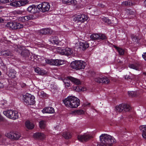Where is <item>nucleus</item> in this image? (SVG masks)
<instances>
[{
	"mask_svg": "<svg viewBox=\"0 0 146 146\" xmlns=\"http://www.w3.org/2000/svg\"><path fill=\"white\" fill-rule=\"evenodd\" d=\"M100 143L98 146H111L115 142V139L111 136L106 134H102L100 136Z\"/></svg>",
	"mask_w": 146,
	"mask_h": 146,
	"instance_id": "f257e3e1",
	"label": "nucleus"
},
{
	"mask_svg": "<svg viewBox=\"0 0 146 146\" xmlns=\"http://www.w3.org/2000/svg\"><path fill=\"white\" fill-rule=\"evenodd\" d=\"M63 102L66 107L72 108H77L80 104V100L73 96L68 97L63 100Z\"/></svg>",
	"mask_w": 146,
	"mask_h": 146,
	"instance_id": "f03ea898",
	"label": "nucleus"
},
{
	"mask_svg": "<svg viewBox=\"0 0 146 146\" xmlns=\"http://www.w3.org/2000/svg\"><path fill=\"white\" fill-rule=\"evenodd\" d=\"M86 65V63L83 61L75 60L71 62L70 66L73 69L79 70L84 69Z\"/></svg>",
	"mask_w": 146,
	"mask_h": 146,
	"instance_id": "7ed1b4c3",
	"label": "nucleus"
},
{
	"mask_svg": "<svg viewBox=\"0 0 146 146\" xmlns=\"http://www.w3.org/2000/svg\"><path fill=\"white\" fill-rule=\"evenodd\" d=\"M3 113L9 118L15 119L19 117L17 112L12 110H7L3 111Z\"/></svg>",
	"mask_w": 146,
	"mask_h": 146,
	"instance_id": "20e7f679",
	"label": "nucleus"
},
{
	"mask_svg": "<svg viewBox=\"0 0 146 146\" xmlns=\"http://www.w3.org/2000/svg\"><path fill=\"white\" fill-rule=\"evenodd\" d=\"M21 55L26 59L29 60H31L35 61V60H37V56L32 53H30L29 51L27 50H23L21 52Z\"/></svg>",
	"mask_w": 146,
	"mask_h": 146,
	"instance_id": "39448f33",
	"label": "nucleus"
},
{
	"mask_svg": "<svg viewBox=\"0 0 146 146\" xmlns=\"http://www.w3.org/2000/svg\"><path fill=\"white\" fill-rule=\"evenodd\" d=\"M23 100L27 105H33L35 104V97L30 94L27 93L23 96Z\"/></svg>",
	"mask_w": 146,
	"mask_h": 146,
	"instance_id": "423d86ee",
	"label": "nucleus"
},
{
	"mask_svg": "<svg viewBox=\"0 0 146 146\" xmlns=\"http://www.w3.org/2000/svg\"><path fill=\"white\" fill-rule=\"evenodd\" d=\"M56 49L57 52L62 55L68 56L71 55L73 53V50L68 47L64 48H58Z\"/></svg>",
	"mask_w": 146,
	"mask_h": 146,
	"instance_id": "0eeeda50",
	"label": "nucleus"
},
{
	"mask_svg": "<svg viewBox=\"0 0 146 146\" xmlns=\"http://www.w3.org/2000/svg\"><path fill=\"white\" fill-rule=\"evenodd\" d=\"M117 112H121L123 111H129L131 109L130 106L127 104H121L115 107Z\"/></svg>",
	"mask_w": 146,
	"mask_h": 146,
	"instance_id": "6e6552de",
	"label": "nucleus"
},
{
	"mask_svg": "<svg viewBox=\"0 0 146 146\" xmlns=\"http://www.w3.org/2000/svg\"><path fill=\"white\" fill-rule=\"evenodd\" d=\"M46 62L50 65L59 66L64 63V61L61 60L47 59L45 60Z\"/></svg>",
	"mask_w": 146,
	"mask_h": 146,
	"instance_id": "1a4fd4ad",
	"label": "nucleus"
},
{
	"mask_svg": "<svg viewBox=\"0 0 146 146\" xmlns=\"http://www.w3.org/2000/svg\"><path fill=\"white\" fill-rule=\"evenodd\" d=\"M74 44H75V47L79 48H82L83 50H85L89 46V44L86 42H79L78 39H76L74 42Z\"/></svg>",
	"mask_w": 146,
	"mask_h": 146,
	"instance_id": "9d476101",
	"label": "nucleus"
},
{
	"mask_svg": "<svg viewBox=\"0 0 146 146\" xmlns=\"http://www.w3.org/2000/svg\"><path fill=\"white\" fill-rule=\"evenodd\" d=\"M88 19V17L87 15L82 14L75 16L73 18V20L78 22L83 23L86 21Z\"/></svg>",
	"mask_w": 146,
	"mask_h": 146,
	"instance_id": "9b49d317",
	"label": "nucleus"
},
{
	"mask_svg": "<svg viewBox=\"0 0 146 146\" xmlns=\"http://www.w3.org/2000/svg\"><path fill=\"white\" fill-rule=\"evenodd\" d=\"M92 137L90 133H85L83 135H78L77 137L79 141L84 142L88 140Z\"/></svg>",
	"mask_w": 146,
	"mask_h": 146,
	"instance_id": "f8f14e48",
	"label": "nucleus"
},
{
	"mask_svg": "<svg viewBox=\"0 0 146 146\" xmlns=\"http://www.w3.org/2000/svg\"><path fill=\"white\" fill-rule=\"evenodd\" d=\"M38 7L39 10L41 9L42 11L44 12L49 11L50 5L48 3L44 2L38 5Z\"/></svg>",
	"mask_w": 146,
	"mask_h": 146,
	"instance_id": "ddd939ff",
	"label": "nucleus"
},
{
	"mask_svg": "<svg viewBox=\"0 0 146 146\" xmlns=\"http://www.w3.org/2000/svg\"><path fill=\"white\" fill-rule=\"evenodd\" d=\"M94 80L99 83L107 84L109 82V79L107 77L101 76L95 78Z\"/></svg>",
	"mask_w": 146,
	"mask_h": 146,
	"instance_id": "4468645a",
	"label": "nucleus"
},
{
	"mask_svg": "<svg viewBox=\"0 0 146 146\" xmlns=\"http://www.w3.org/2000/svg\"><path fill=\"white\" fill-rule=\"evenodd\" d=\"M33 137L36 139L40 140H43L46 138V135L41 132H36L34 134Z\"/></svg>",
	"mask_w": 146,
	"mask_h": 146,
	"instance_id": "2eb2a0df",
	"label": "nucleus"
},
{
	"mask_svg": "<svg viewBox=\"0 0 146 146\" xmlns=\"http://www.w3.org/2000/svg\"><path fill=\"white\" fill-rule=\"evenodd\" d=\"M34 17L33 15H30L20 17L19 18V20L21 22H25L29 20H32L34 19Z\"/></svg>",
	"mask_w": 146,
	"mask_h": 146,
	"instance_id": "dca6fc26",
	"label": "nucleus"
},
{
	"mask_svg": "<svg viewBox=\"0 0 146 146\" xmlns=\"http://www.w3.org/2000/svg\"><path fill=\"white\" fill-rule=\"evenodd\" d=\"M27 11L31 13H36L38 12L39 9L38 7V6H35L33 5L29 6L27 9Z\"/></svg>",
	"mask_w": 146,
	"mask_h": 146,
	"instance_id": "f3484780",
	"label": "nucleus"
},
{
	"mask_svg": "<svg viewBox=\"0 0 146 146\" xmlns=\"http://www.w3.org/2000/svg\"><path fill=\"white\" fill-rule=\"evenodd\" d=\"M54 110L51 107H46L44 108L42 110V112L44 113H52L54 112Z\"/></svg>",
	"mask_w": 146,
	"mask_h": 146,
	"instance_id": "a211bd4d",
	"label": "nucleus"
},
{
	"mask_svg": "<svg viewBox=\"0 0 146 146\" xmlns=\"http://www.w3.org/2000/svg\"><path fill=\"white\" fill-rule=\"evenodd\" d=\"M26 1H17L12 3V5L16 7H19L24 5L26 3Z\"/></svg>",
	"mask_w": 146,
	"mask_h": 146,
	"instance_id": "6ab92c4d",
	"label": "nucleus"
},
{
	"mask_svg": "<svg viewBox=\"0 0 146 146\" xmlns=\"http://www.w3.org/2000/svg\"><path fill=\"white\" fill-rule=\"evenodd\" d=\"M139 129L142 133L143 138L146 139V125H142L139 127Z\"/></svg>",
	"mask_w": 146,
	"mask_h": 146,
	"instance_id": "aec40b11",
	"label": "nucleus"
},
{
	"mask_svg": "<svg viewBox=\"0 0 146 146\" xmlns=\"http://www.w3.org/2000/svg\"><path fill=\"white\" fill-rule=\"evenodd\" d=\"M62 1L63 4L68 5H75L77 3L76 0H62Z\"/></svg>",
	"mask_w": 146,
	"mask_h": 146,
	"instance_id": "412c9836",
	"label": "nucleus"
},
{
	"mask_svg": "<svg viewBox=\"0 0 146 146\" xmlns=\"http://www.w3.org/2000/svg\"><path fill=\"white\" fill-rule=\"evenodd\" d=\"M52 30L49 28L43 29L40 31V33L42 34H46L48 33L52 34Z\"/></svg>",
	"mask_w": 146,
	"mask_h": 146,
	"instance_id": "4be33fe9",
	"label": "nucleus"
},
{
	"mask_svg": "<svg viewBox=\"0 0 146 146\" xmlns=\"http://www.w3.org/2000/svg\"><path fill=\"white\" fill-rule=\"evenodd\" d=\"M35 72L39 75H43L46 74V72L44 70L41 69L37 67L35 68Z\"/></svg>",
	"mask_w": 146,
	"mask_h": 146,
	"instance_id": "5701e85b",
	"label": "nucleus"
},
{
	"mask_svg": "<svg viewBox=\"0 0 146 146\" xmlns=\"http://www.w3.org/2000/svg\"><path fill=\"white\" fill-rule=\"evenodd\" d=\"M71 77V76L68 77L66 78H65L63 80V81L66 88H68L70 86V80L69 79V78Z\"/></svg>",
	"mask_w": 146,
	"mask_h": 146,
	"instance_id": "b1692460",
	"label": "nucleus"
},
{
	"mask_svg": "<svg viewBox=\"0 0 146 146\" xmlns=\"http://www.w3.org/2000/svg\"><path fill=\"white\" fill-rule=\"evenodd\" d=\"M16 71L14 69H11L9 70L8 76L11 78H14L16 76Z\"/></svg>",
	"mask_w": 146,
	"mask_h": 146,
	"instance_id": "393cba45",
	"label": "nucleus"
},
{
	"mask_svg": "<svg viewBox=\"0 0 146 146\" xmlns=\"http://www.w3.org/2000/svg\"><path fill=\"white\" fill-rule=\"evenodd\" d=\"M1 53L2 55L5 56H12V52L9 50H2L1 51Z\"/></svg>",
	"mask_w": 146,
	"mask_h": 146,
	"instance_id": "a878e982",
	"label": "nucleus"
},
{
	"mask_svg": "<svg viewBox=\"0 0 146 146\" xmlns=\"http://www.w3.org/2000/svg\"><path fill=\"white\" fill-rule=\"evenodd\" d=\"M50 40L51 42L54 43V44L57 45H60V41L58 39V37L56 36L52 37L51 38Z\"/></svg>",
	"mask_w": 146,
	"mask_h": 146,
	"instance_id": "bb28decb",
	"label": "nucleus"
},
{
	"mask_svg": "<svg viewBox=\"0 0 146 146\" xmlns=\"http://www.w3.org/2000/svg\"><path fill=\"white\" fill-rule=\"evenodd\" d=\"M25 124L26 127L29 129H32L34 127V124L28 121H26Z\"/></svg>",
	"mask_w": 146,
	"mask_h": 146,
	"instance_id": "cd10ccee",
	"label": "nucleus"
},
{
	"mask_svg": "<svg viewBox=\"0 0 146 146\" xmlns=\"http://www.w3.org/2000/svg\"><path fill=\"white\" fill-rule=\"evenodd\" d=\"M69 79L70 80V81L76 85H78L80 84L81 83V82L77 78H74L73 77H70Z\"/></svg>",
	"mask_w": 146,
	"mask_h": 146,
	"instance_id": "c85d7f7f",
	"label": "nucleus"
},
{
	"mask_svg": "<svg viewBox=\"0 0 146 146\" xmlns=\"http://www.w3.org/2000/svg\"><path fill=\"white\" fill-rule=\"evenodd\" d=\"M84 113V111L82 110H76L72 112V114H77L78 115H83Z\"/></svg>",
	"mask_w": 146,
	"mask_h": 146,
	"instance_id": "c756f323",
	"label": "nucleus"
},
{
	"mask_svg": "<svg viewBox=\"0 0 146 146\" xmlns=\"http://www.w3.org/2000/svg\"><path fill=\"white\" fill-rule=\"evenodd\" d=\"M13 135V131H11L6 133L5 134L6 137L10 139H13V138H14V137H13L14 136Z\"/></svg>",
	"mask_w": 146,
	"mask_h": 146,
	"instance_id": "7c9ffc66",
	"label": "nucleus"
},
{
	"mask_svg": "<svg viewBox=\"0 0 146 146\" xmlns=\"http://www.w3.org/2000/svg\"><path fill=\"white\" fill-rule=\"evenodd\" d=\"M13 139L17 140L19 139L21 137V134L20 133L16 131H13Z\"/></svg>",
	"mask_w": 146,
	"mask_h": 146,
	"instance_id": "2f4dec72",
	"label": "nucleus"
},
{
	"mask_svg": "<svg viewBox=\"0 0 146 146\" xmlns=\"http://www.w3.org/2000/svg\"><path fill=\"white\" fill-rule=\"evenodd\" d=\"M62 136L65 138L68 139L71 137V134L69 132H65L63 133Z\"/></svg>",
	"mask_w": 146,
	"mask_h": 146,
	"instance_id": "473e14b6",
	"label": "nucleus"
},
{
	"mask_svg": "<svg viewBox=\"0 0 146 146\" xmlns=\"http://www.w3.org/2000/svg\"><path fill=\"white\" fill-rule=\"evenodd\" d=\"M90 37L91 39L94 40H99L100 38V34H92L90 36Z\"/></svg>",
	"mask_w": 146,
	"mask_h": 146,
	"instance_id": "72a5a7b5",
	"label": "nucleus"
},
{
	"mask_svg": "<svg viewBox=\"0 0 146 146\" xmlns=\"http://www.w3.org/2000/svg\"><path fill=\"white\" fill-rule=\"evenodd\" d=\"M0 143L2 145H6L7 143V139L5 137L1 136L0 135Z\"/></svg>",
	"mask_w": 146,
	"mask_h": 146,
	"instance_id": "f704fd0d",
	"label": "nucleus"
},
{
	"mask_svg": "<svg viewBox=\"0 0 146 146\" xmlns=\"http://www.w3.org/2000/svg\"><path fill=\"white\" fill-rule=\"evenodd\" d=\"M129 96L130 97H135L137 96V93L135 91H129L128 92Z\"/></svg>",
	"mask_w": 146,
	"mask_h": 146,
	"instance_id": "c9c22d12",
	"label": "nucleus"
},
{
	"mask_svg": "<svg viewBox=\"0 0 146 146\" xmlns=\"http://www.w3.org/2000/svg\"><path fill=\"white\" fill-rule=\"evenodd\" d=\"M14 23L12 22H8L6 24V25L8 28L14 29Z\"/></svg>",
	"mask_w": 146,
	"mask_h": 146,
	"instance_id": "e433bc0d",
	"label": "nucleus"
},
{
	"mask_svg": "<svg viewBox=\"0 0 146 146\" xmlns=\"http://www.w3.org/2000/svg\"><path fill=\"white\" fill-rule=\"evenodd\" d=\"M23 25L17 23H14V29H20L23 27Z\"/></svg>",
	"mask_w": 146,
	"mask_h": 146,
	"instance_id": "4c0bfd02",
	"label": "nucleus"
},
{
	"mask_svg": "<svg viewBox=\"0 0 146 146\" xmlns=\"http://www.w3.org/2000/svg\"><path fill=\"white\" fill-rule=\"evenodd\" d=\"M74 89L76 91H86V90L85 88L78 86L76 87H74Z\"/></svg>",
	"mask_w": 146,
	"mask_h": 146,
	"instance_id": "58836bf2",
	"label": "nucleus"
},
{
	"mask_svg": "<svg viewBox=\"0 0 146 146\" xmlns=\"http://www.w3.org/2000/svg\"><path fill=\"white\" fill-rule=\"evenodd\" d=\"M114 47L117 49L120 54L123 55L124 54V51L123 49L119 48L116 46H115Z\"/></svg>",
	"mask_w": 146,
	"mask_h": 146,
	"instance_id": "ea45409f",
	"label": "nucleus"
},
{
	"mask_svg": "<svg viewBox=\"0 0 146 146\" xmlns=\"http://www.w3.org/2000/svg\"><path fill=\"white\" fill-rule=\"evenodd\" d=\"M39 125L41 129H44L45 127L46 126V122L44 121H41L39 122Z\"/></svg>",
	"mask_w": 146,
	"mask_h": 146,
	"instance_id": "a19ab883",
	"label": "nucleus"
},
{
	"mask_svg": "<svg viewBox=\"0 0 146 146\" xmlns=\"http://www.w3.org/2000/svg\"><path fill=\"white\" fill-rule=\"evenodd\" d=\"M129 66L131 68H132L136 70H138L139 69V67L137 65H135L133 64H130Z\"/></svg>",
	"mask_w": 146,
	"mask_h": 146,
	"instance_id": "79ce46f5",
	"label": "nucleus"
},
{
	"mask_svg": "<svg viewBox=\"0 0 146 146\" xmlns=\"http://www.w3.org/2000/svg\"><path fill=\"white\" fill-rule=\"evenodd\" d=\"M100 36L99 39H101L103 40L106 38V36L104 34H100Z\"/></svg>",
	"mask_w": 146,
	"mask_h": 146,
	"instance_id": "37998d69",
	"label": "nucleus"
},
{
	"mask_svg": "<svg viewBox=\"0 0 146 146\" xmlns=\"http://www.w3.org/2000/svg\"><path fill=\"white\" fill-rule=\"evenodd\" d=\"M122 5H123L124 6H128V5H130L129 3L128 2V1H125L123 2L122 3Z\"/></svg>",
	"mask_w": 146,
	"mask_h": 146,
	"instance_id": "c03bdc74",
	"label": "nucleus"
},
{
	"mask_svg": "<svg viewBox=\"0 0 146 146\" xmlns=\"http://www.w3.org/2000/svg\"><path fill=\"white\" fill-rule=\"evenodd\" d=\"M13 0H0V1L2 3H5L12 1Z\"/></svg>",
	"mask_w": 146,
	"mask_h": 146,
	"instance_id": "a18cd8bd",
	"label": "nucleus"
},
{
	"mask_svg": "<svg viewBox=\"0 0 146 146\" xmlns=\"http://www.w3.org/2000/svg\"><path fill=\"white\" fill-rule=\"evenodd\" d=\"M142 56L143 59L146 61V52L144 53L143 54H142Z\"/></svg>",
	"mask_w": 146,
	"mask_h": 146,
	"instance_id": "49530a36",
	"label": "nucleus"
},
{
	"mask_svg": "<svg viewBox=\"0 0 146 146\" xmlns=\"http://www.w3.org/2000/svg\"><path fill=\"white\" fill-rule=\"evenodd\" d=\"M108 18H106L105 17H103L102 18V20L104 22L106 23Z\"/></svg>",
	"mask_w": 146,
	"mask_h": 146,
	"instance_id": "de8ad7c7",
	"label": "nucleus"
},
{
	"mask_svg": "<svg viewBox=\"0 0 146 146\" xmlns=\"http://www.w3.org/2000/svg\"><path fill=\"white\" fill-rule=\"evenodd\" d=\"M60 128V127L59 125H57L56 126L54 127V129L55 130H58Z\"/></svg>",
	"mask_w": 146,
	"mask_h": 146,
	"instance_id": "09e8293b",
	"label": "nucleus"
},
{
	"mask_svg": "<svg viewBox=\"0 0 146 146\" xmlns=\"http://www.w3.org/2000/svg\"><path fill=\"white\" fill-rule=\"evenodd\" d=\"M106 23L108 24H110L111 23V21L108 18L106 21Z\"/></svg>",
	"mask_w": 146,
	"mask_h": 146,
	"instance_id": "8fccbe9b",
	"label": "nucleus"
},
{
	"mask_svg": "<svg viewBox=\"0 0 146 146\" xmlns=\"http://www.w3.org/2000/svg\"><path fill=\"white\" fill-rule=\"evenodd\" d=\"M106 23L108 24H110L111 23V21L108 18L106 21Z\"/></svg>",
	"mask_w": 146,
	"mask_h": 146,
	"instance_id": "3c124183",
	"label": "nucleus"
},
{
	"mask_svg": "<svg viewBox=\"0 0 146 146\" xmlns=\"http://www.w3.org/2000/svg\"><path fill=\"white\" fill-rule=\"evenodd\" d=\"M20 85L22 87H24L26 86V84L24 83H21Z\"/></svg>",
	"mask_w": 146,
	"mask_h": 146,
	"instance_id": "603ef678",
	"label": "nucleus"
},
{
	"mask_svg": "<svg viewBox=\"0 0 146 146\" xmlns=\"http://www.w3.org/2000/svg\"><path fill=\"white\" fill-rule=\"evenodd\" d=\"M3 120V117L0 114V121H2Z\"/></svg>",
	"mask_w": 146,
	"mask_h": 146,
	"instance_id": "864d4df0",
	"label": "nucleus"
},
{
	"mask_svg": "<svg viewBox=\"0 0 146 146\" xmlns=\"http://www.w3.org/2000/svg\"><path fill=\"white\" fill-rule=\"evenodd\" d=\"M98 5L99 6L101 7H104L105 6L104 5L101 4L100 3Z\"/></svg>",
	"mask_w": 146,
	"mask_h": 146,
	"instance_id": "5fc2aeb1",
	"label": "nucleus"
},
{
	"mask_svg": "<svg viewBox=\"0 0 146 146\" xmlns=\"http://www.w3.org/2000/svg\"><path fill=\"white\" fill-rule=\"evenodd\" d=\"M3 86L4 85L3 84L0 82V88L3 87Z\"/></svg>",
	"mask_w": 146,
	"mask_h": 146,
	"instance_id": "6e6d98bb",
	"label": "nucleus"
},
{
	"mask_svg": "<svg viewBox=\"0 0 146 146\" xmlns=\"http://www.w3.org/2000/svg\"><path fill=\"white\" fill-rule=\"evenodd\" d=\"M3 21V19H1L0 18V22H2Z\"/></svg>",
	"mask_w": 146,
	"mask_h": 146,
	"instance_id": "4d7b16f0",
	"label": "nucleus"
},
{
	"mask_svg": "<svg viewBox=\"0 0 146 146\" xmlns=\"http://www.w3.org/2000/svg\"><path fill=\"white\" fill-rule=\"evenodd\" d=\"M5 104H6V103H1V104H2V105H3H3H5Z\"/></svg>",
	"mask_w": 146,
	"mask_h": 146,
	"instance_id": "13d9d810",
	"label": "nucleus"
},
{
	"mask_svg": "<svg viewBox=\"0 0 146 146\" xmlns=\"http://www.w3.org/2000/svg\"><path fill=\"white\" fill-rule=\"evenodd\" d=\"M144 2H145V5L146 6V0Z\"/></svg>",
	"mask_w": 146,
	"mask_h": 146,
	"instance_id": "bf43d9fd",
	"label": "nucleus"
},
{
	"mask_svg": "<svg viewBox=\"0 0 146 146\" xmlns=\"http://www.w3.org/2000/svg\"><path fill=\"white\" fill-rule=\"evenodd\" d=\"M143 74L145 75V76L146 77V73H144Z\"/></svg>",
	"mask_w": 146,
	"mask_h": 146,
	"instance_id": "052dcab7",
	"label": "nucleus"
},
{
	"mask_svg": "<svg viewBox=\"0 0 146 146\" xmlns=\"http://www.w3.org/2000/svg\"><path fill=\"white\" fill-rule=\"evenodd\" d=\"M53 91V90H51V91H52V92H54V91Z\"/></svg>",
	"mask_w": 146,
	"mask_h": 146,
	"instance_id": "680f3d73",
	"label": "nucleus"
},
{
	"mask_svg": "<svg viewBox=\"0 0 146 146\" xmlns=\"http://www.w3.org/2000/svg\"><path fill=\"white\" fill-rule=\"evenodd\" d=\"M6 107V106H3V108H5Z\"/></svg>",
	"mask_w": 146,
	"mask_h": 146,
	"instance_id": "e2e57ef3",
	"label": "nucleus"
},
{
	"mask_svg": "<svg viewBox=\"0 0 146 146\" xmlns=\"http://www.w3.org/2000/svg\"><path fill=\"white\" fill-rule=\"evenodd\" d=\"M90 104L89 103H88L87 105H89Z\"/></svg>",
	"mask_w": 146,
	"mask_h": 146,
	"instance_id": "0e129e2a",
	"label": "nucleus"
},
{
	"mask_svg": "<svg viewBox=\"0 0 146 146\" xmlns=\"http://www.w3.org/2000/svg\"><path fill=\"white\" fill-rule=\"evenodd\" d=\"M143 117H141V118H143Z\"/></svg>",
	"mask_w": 146,
	"mask_h": 146,
	"instance_id": "69168bd1",
	"label": "nucleus"
}]
</instances>
